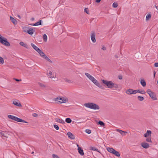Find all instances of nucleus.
<instances>
[{"instance_id": "nucleus-1", "label": "nucleus", "mask_w": 158, "mask_h": 158, "mask_svg": "<svg viewBox=\"0 0 158 158\" xmlns=\"http://www.w3.org/2000/svg\"><path fill=\"white\" fill-rule=\"evenodd\" d=\"M102 83L108 88L118 91H120L122 89L120 85L114 83L112 81L102 80Z\"/></svg>"}, {"instance_id": "nucleus-2", "label": "nucleus", "mask_w": 158, "mask_h": 158, "mask_svg": "<svg viewBox=\"0 0 158 158\" xmlns=\"http://www.w3.org/2000/svg\"><path fill=\"white\" fill-rule=\"evenodd\" d=\"M85 74L87 77L96 85L101 88H102V85L100 84L98 81L92 76L88 73H85Z\"/></svg>"}, {"instance_id": "nucleus-3", "label": "nucleus", "mask_w": 158, "mask_h": 158, "mask_svg": "<svg viewBox=\"0 0 158 158\" xmlns=\"http://www.w3.org/2000/svg\"><path fill=\"white\" fill-rule=\"evenodd\" d=\"M84 105L87 108L93 110H99L100 109L98 105L92 102L86 103H85Z\"/></svg>"}, {"instance_id": "nucleus-4", "label": "nucleus", "mask_w": 158, "mask_h": 158, "mask_svg": "<svg viewBox=\"0 0 158 158\" xmlns=\"http://www.w3.org/2000/svg\"><path fill=\"white\" fill-rule=\"evenodd\" d=\"M8 117L10 119H11L18 122L28 123L27 122L24 121V120H23L21 118H18L17 117L13 115H8Z\"/></svg>"}, {"instance_id": "nucleus-5", "label": "nucleus", "mask_w": 158, "mask_h": 158, "mask_svg": "<svg viewBox=\"0 0 158 158\" xmlns=\"http://www.w3.org/2000/svg\"><path fill=\"white\" fill-rule=\"evenodd\" d=\"M68 100L66 98L58 97L55 99V101L57 103H65L68 102Z\"/></svg>"}, {"instance_id": "nucleus-6", "label": "nucleus", "mask_w": 158, "mask_h": 158, "mask_svg": "<svg viewBox=\"0 0 158 158\" xmlns=\"http://www.w3.org/2000/svg\"><path fill=\"white\" fill-rule=\"evenodd\" d=\"M0 43L6 46H10V44L7 41V39L5 38L2 36L0 34Z\"/></svg>"}, {"instance_id": "nucleus-7", "label": "nucleus", "mask_w": 158, "mask_h": 158, "mask_svg": "<svg viewBox=\"0 0 158 158\" xmlns=\"http://www.w3.org/2000/svg\"><path fill=\"white\" fill-rule=\"evenodd\" d=\"M106 149L108 152L114 154L117 156L118 157L120 156L119 152L116 151L112 148L109 147L107 148Z\"/></svg>"}, {"instance_id": "nucleus-8", "label": "nucleus", "mask_w": 158, "mask_h": 158, "mask_svg": "<svg viewBox=\"0 0 158 158\" xmlns=\"http://www.w3.org/2000/svg\"><path fill=\"white\" fill-rule=\"evenodd\" d=\"M147 93L149 94L151 98L153 100H156L157 99L156 95L155 93L152 92L150 89H148L147 91Z\"/></svg>"}, {"instance_id": "nucleus-9", "label": "nucleus", "mask_w": 158, "mask_h": 158, "mask_svg": "<svg viewBox=\"0 0 158 158\" xmlns=\"http://www.w3.org/2000/svg\"><path fill=\"white\" fill-rule=\"evenodd\" d=\"M38 52L40 54V56L42 57L43 58L45 59L48 61L52 63V61L51 60L48 58V57L41 50H40V51H39Z\"/></svg>"}, {"instance_id": "nucleus-10", "label": "nucleus", "mask_w": 158, "mask_h": 158, "mask_svg": "<svg viewBox=\"0 0 158 158\" xmlns=\"http://www.w3.org/2000/svg\"><path fill=\"white\" fill-rule=\"evenodd\" d=\"M126 93L128 95L134 94H135V90L129 89L126 91Z\"/></svg>"}, {"instance_id": "nucleus-11", "label": "nucleus", "mask_w": 158, "mask_h": 158, "mask_svg": "<svg viewBox=\"0 0 158 158\" xmlns=\"http://www.w3.org/2000/svg\"><path fill=\"white\" fill-rule=\"evenodd\" d=\"M13 104L15 106H17L21 108L22 107V105L19 100H17L13 101Z\"/></svg>"}, {"instance_id": "nucleus-12", "label": "nucleus", "mask_w": 158, "mask_h": 158, "mask_svg": "<svg viewBox=\"0 0 158 158\" xmlns=\"http://www.w3.org/2000/svg\"><path fill=\"white\" fill-rule=\"evenodd\" d=\"M78 147V150L79 154L81 156H83L84 155L83 150L80 147H79L78 144L77 145Z\"/></svg>"}, {"instance_id": "nucleus-13", "label": "nucleus", "mask_w": 158, "mask_h": 158, "mask_svg": "<svg viewBox=\"0 0 158 158\" xmlns=\"http://www.w3.org/2000/svg\"><path fill=\"white\" fill-rule=\"evenodd\" d=\"M35 31L34 29L33 28H30L27 31V32L30 35H32Z\"/></svg>"}, {"instance_id": "nucleus-14", "label": "nucleus", "mask_w": 158, "mask_h": 158, "mask_svg": "<svg viewBox=\"0 0 158 158\" xmlns=\"http://www.w3.org/2000/svg\"><path fill=\"white\" fill-rule=\"evenodd\" d=\"M141 145L143 148L145 149L148 148L149 147V144L145 142L142 143Z\"/></svg>"}, {"instance_id": "nucleus-15", "label": "nucleus", "mask_w": 158, "mask_h": 158, "mask_svg": "<svg viewBox=\"0 0 158 158\" xmlns=\"http://www.w3.org/2000/svg\"><path fill=\"white\" fill-rule=\"evenodd\" d=\"M91 39L92 41L94 43L96 42V40L95 37V35L94 33H92L91 35Z\"/></svg>"}, {"instance_id": "nucleus-16", "label": "nucleus", "mask_w": 158, "mask_h": 158, "mask_svg": "<svg viewBox=\"0 0 158 158\" xmlns=\"http://www.w3.org/2000/svg\"><path fill=\"white\" fill-rule=\"evenodd\" d=\"M56 121L58 123L64 124L65 123L64 121L61 119H60L58 118H55Z\"/></svg>"}, {"instance_id": "nucleus-17", "label": "nucleus", "mask_w": 158, "mask_h": 158, "mask_svg": "<svg viewBox=\"0 0 158 158\" xmlns=\"http://www.w3.org/2000/svg\"><path fill=\"white\" fill-rule=\"evenodd\" d=\"M67 135L68 137L71 139H74L75 136L71 132H68L67 133Z\"/></svg>"}, {"instance_id": "nucleus-18", "label": "nucleus", "mask_w": 158, "mask_h": 158, "mask_svg": "<svg viewBox=\"0 0 158 158\" xmlns=\"http://www.w3.org/2000/svg\"><path fill=\"white\" fill-rule=\"evenodd\" d=\"M31 46L33 47V48L37 52L39 51H40V49L36 46L34 44H33V43H31Z\"/></svg>"}, {"instance_id": "nucleus-19", "label": "nucleus", "mask_w": 158, "mask_h": 158, "mask_svg": "<svg viewBox=\"0 0 158 158\" xmlns=\"http://www.w3.org/2000/svg\"><path fill=\"white\" fill-rule=\"evenodd\" d=\"M135 94L137 93H139L142 94H144L146 93V92L144 90L141 89H136L135 90Z\"/></svg>"}, {"instance_id": "nucleus-20", "label": "nucleus", "mask_w": 158, "mask_h": 158, "mask_svg": "<svg viewBox=\"0 0 158 158\" xmlns=\"http://www.w3.org/2000/svg\"><path fill=\"white\" fill-rule=\"evenodd\" d=\"M116 131L119 132L120 134H121L122 135H125L126 134L125 133H127V132L126 131H123L120 129H117Z\"/></svg>"}, {"instance_id": "nucleus-21", "label": "nucleus", "mask_w": 158, "mask_h": 158, "mask_svg": "<svg viewBox=\"0 0 158 158\" xmlns=\"http://www.w3.org/2000/svg\"><path fill=\"white\" fill-rule=\"evenodd\" d=\"M152 133V132L150 130H147L146 133H145L144 135L145 137H147L148 136L150 135Z\"/></svg>"}, {"instance_id": "nucleus-22", "label": "nucleus", "mask_w": 158, "mask_h": 158, "mask_svg": "<svg viewBox=\"0 0 158 158\" xmlns=\"http://www.w3.org/2000/svg\"><path fill=\"white\" fill-rule=\"evenodd\" d=\"M10 19L12 23L15 25H16L17 24V22L16 19L13 18V17L10 16Z\"/></svg>"}, {"instance_id": "nucleus-23", "label": "nucleus", "mask_w": 158, "mask_h": 158, "mask_svg": "<svg viewBox=\"0 0 158 158\" xmlns=\"http://www.w3.org/2000/svg\"><path fill=\"white\" fill-rule=\"evenodd\" d=\"M48 75V77L51 78L55 77L54 75L52 73V72L51 71H49Z\"/></svg>"}, {"instance_id": "nucleus-24", "label": "nucleus", "mask_w": 158, "mask_h": 158, "mask_svg": "<svg viewBox=\"0 0 158 158\" xmlns=\"http://www.w3.org/2000/svg\"><path fill=\"white\" fill-rule=\"evenodd\" d=\"M140 84L143 87H145L146 85V82L143 79H141V80Z\"/></svg>"}, {"instance_id": "nucleus-25", "label": "nucleus", "mask_w": 158, "mask_h": 158, "mask_svg": "<svg viewBox=\"0 0 158 158\" xmlns=\"http://www.w3.org/2000/svg\"><path fill=\"white\" fill-rule=\"evenodd\" d=\"M42 20H40L39 21L35 23V24H31L30 25L34 26H37L39 25H41V22H42Z\"/></svg>"}, {"instance_id": "nucleus-26", "label": "nucleus", "mask_w": 158, "mask_h": 158, "mask_svg": "<svg viewBox=\"0 0 158 158\" xmlns=\"http://www.w3.org/2000/svg\"><path fill=\"white\" fill-rule=\"evenodd\" d=\"M89 149L90 150L94 151H96L100 153V152L98 151V150L95 147H90L89 148Z\"/></svg>"}, {"instance_id": "nucleus-27", "label": "nucleus", "mask_w": 158, "mask_h": 158, "mask_svg": "<svg viewBox=\"0 0 158 158\" xmlns=\"http://www.w3.org/2000/svg\"><path fill=\"white\" fill-rule=\"evenodd\" d=\"M19 44L21 46H23L26 48H27L28 47L27 45V44H26L23 43V42H20Z\"/></svg>"}, {"instance_id": "nucleus-28", "label": "nucleus", "mask_w": 158, "mask_h": 158, "mask_svg": "<svg viewBox=\"0 0 158 158\" xmlns=\"http://www.w3.org/2000/svg\"><path fill=\"white\" fill-rule=\"evenodd\" d=\"M151 15L150 14H148L146 16V20L147 21L148 20L151 18Z\"/></svg>"}, {"instance_id": "nucleus-29", "label": "nucleus", "mask_w": 158, "mask_h": 158, "mask_svg": "<svg viewBox=\"0 0 158 158\" xmlns=\"http://www.w3.org/2000/svg\"><path fill=\"white\" fill-rule=\"evenodd\" d=\"M65 122L68 123H70L72 122V120L69 118H67L65 119Z\"/></svg>"}, {"instance_id": "nucleus-30", "label": "nucleus", "mask_w": 158, "mask_h": 158, "mask_svg": "<svg viewBox=\"0 0 158 158\" xmlns=\"http://www.w3.org/2000/svg\"><path fill=\"white\" fill-rule=\"evenodd\" d=\"M98 124L100 125L102 127H104L105 125V123L102 121H99L98 122Z\"/></svg>"}, {"instance_id": "nucleus-31", "label": "nucleus", "mask_w": 158, "mask_h": 158, "mask_svg": "<svg viewBox=\"0 0 158 158\" xmlns=\"http://www.w3.org/2000/svg\"><path fill=\"white\" fill-rule=\"evenodd\" d=\"M43 39L45 42H46L47 40V36L46 35L44 34L43 35Z\"/></svg>"}, {"instance_id": "nucleus-32", "label": "nucleus", "mask_w": 158, "mask_h": 158, "mask_svg": "<svg viewBox=\"0 0 158 158\" xmlns=\"http://www.w3.org/2000/svg\"><path fill=\"white\" fill-rule=\"evenodd\" d=\"M138 99L139 101H143L144 98L143 97L139 96L138 97Z\"/></svg>"}, {"instance_id": "nucleus-33", "label": "nucleus", "mask_w": 158, "mask_h": 158, "mask_svg": "<svg viewBox=\"0 0 158 158\" xmlns=\"http://www.w3.org/2000/svg\"><path fill=\"white\" fill-rule=\"evenodd\" d=\"M65 81L69 83H71L73 82V81L72 80L67 79H65Z\"/></svg>"}, {"instance_id": "nucleus-34", "label": "nucleus", "mask_w": 158, "mask_h": 158, "mask_svg": "<svg viewBox=\"0 0 158 158\" xmlns=\"http://www.w3.org/2000/svg\"><path fill=\"white\" fill-rule=\"evenodd\" d=\"M38 84L40 86L43 88H44L45 87V85L41 83L40 82H38Z\"/></svg>"}, {"instance_id": "nucleus-35", "label": "nucleus", "mask_w": 158, "mask_h": 158, "mask_svg": "<svg viewBox=\"0 0 158 158\" xmlns=\"http://www.w3.org/2000/svg\"><path fill=\"white\" fill-rule=\"evenodd\" d=\"M112 6L114 8H116L118 6V5L116 3L114 2Z\"/></svg>"}, {"instance_id": "nucleus-36", "label": "nucleus", "mask_w": 158, "mask_h": 158, "mask_svg": "<svg viewBox=\"0 0 158 158\" xmlns=\"http://www.w3.org/2000/svg\"><path fill=\"white\" fill-rule=\"evenodd\" d=\"M4 60L0 56V63L3 64L4 63Z\"/></svg>"}, {"instance_id": "nucleus-37", "label": "nucleus", "mask_w": 158, "mask_h": 158, "mask_svg": "<svg viewBox=\"0 0 158 158\" xmlns=\"http://www.w3.org/2000/svg\"><path fill=\"white\" fill-rule=\"evenodd\" d=\"M85 132L88 134H89L91 133V131L89 129H86L85 130Z\"/></svg>"}, {"instance_id": "nucleus-38", "label": "nucleus", "mask_w": 158, "mask_h": 158, "mask_svg": "<svg viewBox=\"0 0 158 158\" xmlns=\"http://www.w3.org/2000/svg\"><path fill=\"white\" fill-rule=\"evenodd\" d=\"M146 140L148 142H150V143H152V141H151V139L150 138H147L146 139Z\"/></svg>"}, {"instance_id": "nucleus-39", "label": "nucleus", "mask_w": 158, "mask_h": 158, "mask_svg": "<svg viewBox=\"0 0 158 158\" xmlns=\"http://www.w3.org/2000/svg\"><path fill=\"white\" fill-rule=\"evenodd\" d=\"M54 127L56 130H59V127L57 125H56V124L54 125Z\"/></svg>"}, {"instance_id": "nucleus-40", "label": "nucleus", "mask_w": 158, "mask_h": 158, "mask_svg": "<svg viewBox=\"0 0 158 158\" xmlns=\"http://www.w3.org/2000/svg\"><path fill=\"white\" fill-rule=\"evenodd\" d=\"M53 158H60V157L57 155L53 154L52 155Z\"/></svg>"}, {"instance_id": "nucleus-41", "label": "nucleus", "mask_w": 158, "mask_h": 158, "mask_svg": "<svg viewBox=\"0 0 158 158\" xmlns=\"http://www.w3.org/2000/svg\"><path fill=\"white\" fill-rule=\"evenodd\" d=\"M32 115L34 117H37L38 116V114L36 113H33L32 114Z\"/></svg>"}, {"instance_id": "nucleus-42", "label": "nucleus", "mask_w": 158, "mask_h": 158, "mask_svg": "<svg viewBox=\"0 0 158 158\" xmlns=\"http://www.w3.org/2000/svg\"><path fill=\"white\" fill-rule=\"evenodd\" d=\"M0 134L3 136H4V134L2 131H0Z\"/></svg>"}, {"instance_id": "nucleus-43", "label": "nucleus", "mask_w": 158, "mask_h": 158, "mask_svg": "<svg viewBox=\"0 0 158 158\" xmlns=\"http://www.w3.org/2000/svg\"><path fill=\"white\" fill-rule=\"evenodd\" d=\"M154 66L155 67H158V63H156L154 64Z\"/></svg>"}, {"instance_id": "nucleus-44", "label": "nucleus", "mask_w": 158, "mask_h": 158, "mask_svg": "<svg viewBox=\"0 0 158 158\" xmlns=\"http://www.w3.org/2000/svg\"><path fill=\"white\" fill-rule=\"evenodd\" d=\"M102 49L103 50H106V48L105 47L103 46L102 48Z\"/></svg>"}, {"instance_id": "nucleus-45", "label": "nucleus", "mask_w": 158, "mask_h": 158, "mask_svg": "<svg viewBox=\"0 0 158 158\" xmlns=\"http://www.w3.org/2000/svg\"><path fill=\"white\" fill-rule=\"evenodd\" d=\"M16 81H21V80H19V79H15V78L14 79Z\"/></svg>"}, {"instance_id": "nucleus-46", "label": "nucleus", "mask_w": 158, "mask_h": 158, "mask_svg": "<svg viewBox=\"0 0 158 158\" xmlns=\"http://www.w3.org/2000/svg\"><path fill=\"white\" fill-rule=\"evenodd\" d=\"M118 78L120 80H121L122 79V77L121 76H118Z\"/></svg>"}, {"instance_id": "nucleus-47", "label": "nucleus", "mask_w": 158, "mask_h": 158, "mask_svg": "<svg viewBox=\"0 0 158 158\" xmlns=\"http://www.w3.org/2000/svg\"><path fill=\"white\" fill-rule=\"evenodd\" d=\"M84 11L86 13H87V14H88V11H87V8H85L84 10Z\"/></svg>"}, {"instance_id": "nucleus-48", "label": "nucleus", "mask_w": 158, "mask_h": 158, "mask_svg": "<svg viewBox=\"0 0 158 158\" xmlns=\"http://www.w3.org/2000/svg\"><path fill=\"white\" fill-rule=\"evenodd\" d=\"M101 0H96V2L97 3H99Z\"/></svg>"}, {"instance_id": "nucleus-49", "label": "nucleus", "mask_w": 158, "mask_h": 158, "mask_svg": "<svg viewBox=\"0 0 158 158\" xmlns=\"http://www.w3.org/2000/svg\"><path fill=\"white\" fill-rule=\"evenodd\" d=\"M154 7L156 9L158 10V7L156 6V5H155Z\"/></svg>"}, {"instance_id": "nucleus-50", "label": "nucleus", "mask_w": 158, "mask_h": 158, "mask_svg": "<svg viewBox=\"0 0 158 158\" xmlns=\"http://www.w3.org/2000/svg\"><path fill=\"white\" fill-rule=\"evenodd\" d=\"M17 16L19 18V19H21V16H20V15H17Z\"/></svg>"}, {"instance_id": "nucleus-51", "label": "nucleus", "mask_w": 158, "mask_h": 158, "mask_svg": "<svg viewBox=\"0 0 158 158\" xmlns=\"http://www.w3.org/2000/svg\"><path fill=\"white\" fill-rule=\"evenodd\" d=\"M31 20L33 21L34 20V18H32L31 19Z\"/></svg>"}, {"instance_id": "nucleus-52", "label": "nucleus", "mask_w": 158, "mask_h": 158, "mask_svg": "<svg viewBox=\"0 0 158 158\" xmlns=\"http://www.w3.org/2000/svg\"><path fill=\"white\" fill-rule=\"evenodd\" d=\"M156 72L155 71H154V72H153V74H154V77L155 76V75L156 74Z\"/></svg>"}, {"instance_id": "nucleus-53", "label": "nucleus", "mask_w": 158, "mask_h": 158, "mask_svg": "<svg viewBox=\"0 0 158 158\" xmlns=\"http://www.w3.org/2000/svg\"><path fill=\"white\" fill-rule=\"evenodd\" d=\"M31 153L32 154H33L34 153V152H31Z\"/></svg>"}, {"instance_id": "nucleus-54", "label": "nucleus", "mask_w": 158, "mask_h": 158, "mask_svg": "<svg viewBox=\"0 0 158 158\" xmlns=\"http://www.w3.org/2000/svg\"><path fill=\"white\" fill-rule=\"evenodd\" d=\"M157 84H158V80L157 81Z\"/></svg>"}]
</instances>
